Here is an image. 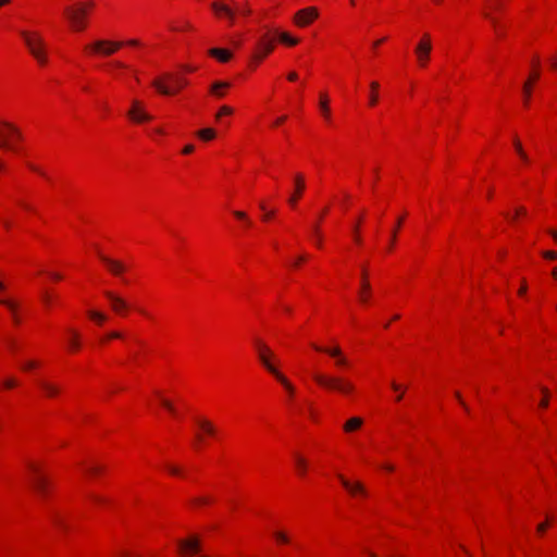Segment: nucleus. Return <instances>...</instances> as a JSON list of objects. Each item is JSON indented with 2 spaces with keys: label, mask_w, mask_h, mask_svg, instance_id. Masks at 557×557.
Here are the masks:
<instances>
[{
  "label": "nucleus",
  "mask_w": 557,
  "mask_h": 557,
  "mask_svg": "<svg viewBox=\"0 0 557 557\" xmlns=\"http://www.w3.org/2000/svg\"><path fill=\"white\" fill-rule=\"evenodd\" d=\"M313 380L323 388L349 395L355 391L354 384L341 376L314 373Z\"/></svg>",
  "instance_id": "1"
},
{
  "label": "nucleus",
  "mask_w": 557,
  "mask_h": 557,
  "mask_svg": "<svg viewBox=\"0 0 557 557\" xmlns=\"http://www.w3.org/2000/svg\"><path fill=\"white\" fill-rule=\"evenodd\" d=\"M21 36L29 51V53L37 60L41 65L47 63L46 46L42 37L36 33L30 34L26 30L21 32Z\"/></svg>",
  "instance_id": "2"
},
{
  "label": "nucleus",
  "mask_w": 557,
  "mask_h": 557,
  "mask_svg": "<svg viewBox=\"0 0 557 557\" xmlns=\"http://www.w3.org/2000/svg\"><path fill=\"white\" fill-rule=\"evenodd\" d=\"M256 347L258 350V357L262 366L277 380L283 381L286 385V376L282 374L277 367L274 364V354L271 349L261 341H256Z\"/></svg>",
  "instance_id": "3"
},
{
  "label": "nucleus",
  "mask_w": 557,
  "mask_h": 557,
  "mask_svg": "<svg viewBox=\"0 0 557 557\" xmlns=\"http://www.w3.org/2000/svg\"><path fill=\"white\" fill-rule=\"evenodd\" d=\"M256 347L258 350V357L262 366L277 380L283 381L286 385V376L282 374L277 367L274 364V354L271 349L261 341H256Z\"/></svg>",
  "instance_id": "4"
},
{
  "label": "nucleus",
  "mask_w": 557,
  "mask_h": 557,
  "mask_svg": "<svg viewBox=\"0 0 557 557\" xmlns=\"http://www.w3.org/2000/svg\"><path fill=\"white\" fill-rule=\"evenodd\" d=\"M66 17L70 21L71 27L74 30H83L86 27L87 7L83 3H77L72 7H66L64 10Z\"/></svg>",
  "instance_id": "5"
},
{
  "label": "nucleus",
  "mask_w": 557,
  "mask_h": 557,
  "mask_svg": "<svg viewBox=\"0 0 557 557\" xmlns=\"http://www.w3.org/2000/svg\"><path fill=\"white\" fill-rule=\"evenodd\" d=\"M164 78L166 79H171L173 81L174 83V87L173 88H170L169 86L164 85L162 83L161 79H154L152 82V86L161 94V95H164V96H170L172 94H175L176 91H178L181 88H183L184 86L187 85V79H185L184 77L182 76H173L172 74H166L164 76Z\"/></svg>",
  "instance_id": "6"
},
{
  "label": "nucleus",
  "mask_w": 557,
  "mask_h": 557,
  "mask_svg": "<svg viewBox=\"0 0 557 557\" xmlns=\"http://www.w3.org/2000/svg\"><path fill=\"white\" fill-rule=\"evenodd\" d=\"M122 45L123 42L121 41L96 40L91 45H87L86 50H90L101 55H111L120 49Z\"/></svg>",
  "instance_id": "7"
},
{
  "label": "nucleus",
  "mask_w": 557,
  "mask_h": 557,
  "mask_svg": "<svg viewBox=\"0 0 557 557\" xmlns=\"http://www.w3.org/2000/svg\"><path fill=\"white\" fill-rule=\"evenodd\" d=\"M129 119L135 123H143L152 120V115L146 112L141 101L134 99L129 111L127 112Z\"/></svg>",
  "instance_id": "8"
},
{
  "label": "nucleus",
  "mask_w": 557,
  "mask_h": 557,
  "mask_svg": "<svg viewBox=\"0 0 557 557\" xmlns=\"http://www.w3.org/2000/svg\"><path fill=\"white\" fill-rule=\"evenodd\" d=\"M318 17V10L313 7L305 8L296 12L294 22L300 27H305Z\"/></svg>",
  "instance_id": "9"
},
{
  "label": "nucleus",
  "mask_w": 557,
  "mask_h": 557,
  "mask_svg": "<svg viewBox=\"0 0 557 557\" xmlns=\"http://www.w3.org/2000/svg\"><path fill=\"white\" fill-rule=\"evenodd\" d=\"M274 49V44L272 40H268L267 36H264L261 40L258 41L256 51L253 52L251 59L256 63L261 62L269 53H271Z\"/></svg>",
  "instance_id": "10"
},
{
  "label": "nucleus",
  "mask_w": 557,
  "mask_h": 557,
  "mask_svg": "<svg viewBox=\"0 0 557 557\" xmlns=\"http://www.w3.org/2000/svg\"><path fill=\"white\" fill-rule=\"evenodd\" d=\"M99 258L113 275L121 276L126 271V265L120 260L109 258L102 253H99Z\"/></svg>",
  "instance_id": "11"
},
{
  "label": "nucleus",
  "mask_w": 557,
  "mask_h": 557,
  "mask_svg": "<svg viewBox=\"0 0 557 557\" xmlns=\"http://www.w3.org/2000/svg\"><path fill=\"white\" fill-rule=\"evenodd\" d=\"M29 469L34 472L32 485L34 490L41 496H45L48 491V483L44 476L39 474L38 468L35 465H29Z\"/></svg>",
  "instance_id": "12"
},
{
  "label": "nucleus",
  "mask_w": 557,
  "mask_h": 557,
  "mask_svg": "<svg viewBox=\"0 0 557 557\" xmlns=\"http://www.w3.org/2000/svg\"><path fill=\"white\" fill-rule=\"evenodd\" d=\"M312 347L317 351L325 352V354L330 355L331 357L336 358V364L339 367H345L348 364L347 359L343 356L342 349L338 346L333 347V348H327V347H321V346L313 344Z\"/></svg>",
  "instance_id": "13"
},
{
  "label": "nucleus",
  "mask_w": 557,
  "mask_h": 557,
  "mask_svg": "<svg viewBox=\"0 0 557 557\" xmlns=\"http://www.w3.org/2000/svg\"><path fill=\"white\" fill-rule=\"evenodd\" d=\"M106 297L110 300L112 310L116 313H122L127 310L128 304L120 296L110 290L104 292Z\"/></svg>",
  "instance_id": "14"
},
{
  "label": "nucleus",
  "mask_w": 557,
  "mask_h": 557,
  "mask_svg": "<svg viewBox=\"0 0 557 557\" xmlns=\"http://www.w3.org/2000/svg\"><path fill=\"white\" fill-rule=\"evenodd\" d=\"M432 50V44H428L426 41H419L414 52L417 54L419 63L424 66L429 61L430 53Z\"/></svg>",
  "instance_id": "15"
},
{
  "label": "nucleus",
  "mask_w": 557,
  "mask_h": 557,
  "mask_svg": "<svg viewBox=\"0 0 557 557\" xmlns=\"http://www.w3.org/2000/svg\"><path fill=\"white\" fill-rule=\"evenodd\" d=\"M343 486L352 495L360 494L362 496H367V491L364 486L360 482L351 483L346 480L343 475H338Z\"/></svg>",
  "instance_id": "16"
},
{
  "label": "nucleus",
  "mask_w": 557,
  "mask_h": 557,
  "mask_svg": "<svg viewBox=\"0 0 557 557\" xmlns=\"http://www.w3.org/2000/svg\"><path fill=\"white\" fill-rule=\"evenodd\" d=\"M305 189V180L301 174H296L295 176V193L288 198V203L290 206H295L299 197L301 196L302 190Z\"/></svg>",
  "instance_id": "17"
},
{
  "label": "nucleus",
  "mask_w": 557,
  "mask_h": 557,
  "mask_svg": "<svg viewBox=\"0 0 557 557\" xmlns=\"http://www.w3.org/2000/svg\"><path fill=\"white\" fill-rule=\"evenodd\" d=\"M211 7L218 15H225L231 25L234 23L235 13L230 7L220 2H213Z\"/></svg>",
  "instance_id": "18"
},
{
  "label": "nucleus",
  "mask_w": 557,
  "mask_h": 557,
  "mask_svg": "<svg viewBox=\"0 0 557 557\" xmlns=\"http://www.w3.org/2000/svg\"><path fill=\"white\" fill-rule=\"evenodd\" d=\"M7 122H0V148L15 150L14 145L11 143L12 134L3 126Z\"/></svg>",
  "instance_id": "19"
},
{
  "label": "nucleus",
  "mask_w": 557,
  "mask_h": 557,
  "mask_svg": "<svg viewBox=\"0 0 557 557\" xmlns=\"http://www.w3.org/2000/svg\"><path fill=\"white\" fill-rule=\"evenodd\" d=\"M371 292V285L368 281V272L366 269L362 270L361 280V292L359 293L360 300L366 304L368 301L369 294Z\"/></svg>",
  "instance_id": "20"
},
{
  "label": "nucleus",
  "mask_w": 557,
  "mask_h": 557,
  "mask_svg": "<svg viewBox=\"0 0 557 557\" xmlns=\"http://www.w3.org/2000/svg\"><path fill=\"white\" fill-rule=\"evenodd\" d=\"M209 54L216 58L220 62H227L232 58V53L228 50L220 48L210 49Z\"/></svg>",
  "instance_id": "21"
},
{
  "label": "nucleus",
  "mask_w": 557,
  "mask_h": 557,
  "mask_svg": "<svg viewBox=\"0 0 557 557\" xmlns=\"http://www.w3.org/2000/svg\"><path fill=\"white\" fill-rule=\"evenodd\" d=\"M362 424L363 420L361 418L352 417L345 422L343 429L345 432L350 433L358 430Z\"/></svg>",
  "instance_id": "22"
},
{
  "label": "nucleus",
  "mask_w": 557,
  "mask_h": 557,
  "mask_svg": "<svg viewBox=\"0 0 557 557\" xmlns=\"http://www.w3.org/2000/svg\"><path fill=\"white\" fill-rule=\"evenodd\" d=\"M275 35L277 36L278 40L284 44V45H287V46H296L298 42H299V39L298 38H295V37H292L288 33L286 32H278V30H275L274 32Z\"/></svg>",
  "instance_id": "23"
},
{
  "label": "nucleus",
  "mask_w": 557,
  "mask_h": 557,
  "mask_svg": "<svg viewBox=\"0 0 557 557\" xmlns=\"http://www.w3.org/2000/svg\"><path fill=\"white\" fill-rule=\"evenodd\" d=\"M39 385L48 397L55 396L60 391L59 386L50 382L41 381Z\"/></svg>",
  "instance_id": "24"
},
{
  "label": "nucleus",
  "mask_w": 557,
  "mask_h": 557,
  "mask_svg": "<svg viewBox=\"0 0 557 557\" xmlns=\"http://www.w3.org/2000/svg\"><path fill=\"white\" fill-rule=\"evenodd\" d=\"M230 84L225 82H216L211 86V92L214 94L216 97L221 98L224 96V92L222 89L228 88Z\"/></svg>",
  "instance_id": "25"
},
{
  "label": "nucleus",
  "mask_w": 557,
  "mask_h": 557,
  "mask_svg": "<svg viewBox=\"0 0 557 557\" xmlns=\"http://www.w3.org/2000/svg\"><path fill=\"white\" fill-rule=\"evenodd\" d=\"M198 425L209 435L213 436L216 432L214 425L208 420H198Z\"/></svg>",
  "instance_id": "26"
},
{
  "label": "nucleus",
  "mask_w": 557,
  "mask_h": 557,
  "mask_svg": "<svg viewBox=\"0 0 557 557\" xmlns=\"http://www.w3.org/2000/svg\"><path fill=\"white\" fill-rule=\"evenodd\" d=\"M197 136L202 140H211L215 137V131L213 128H203L197 132Z\"/></svg>",
  "instance_id": "27"
},
{
  "label": "nucleus",
  "mask_w": 557,
  "mask_h": 557,
  "mask_svg": "<svg viewBox=\"0 0 557 557\" xmlns=\"http://www.w3.org/2000/svg\"><path fill=\"white\" fill-rule=\"evenodd\" d=\"M87 313H88V317L90 319H92L94 321H96L98 324H102L108 319V317L100 311L89 310Z\"/></svg>",
  "instance_id": "28"
},
{
  "label": "nucleus",
  "mask_w": 557,
  "mask_h": 557,
  "mask_svg": "<svg viewBox=\"0 0 557 557\" xmlns=\"http://www.w3.org/2000/svg\"><path fill=\"white\" fill-rule=\"evenodd\" d=\"M320 109L326 120H330V108H329V99L326 95H321L320 98Z\"/></svg>",
  "instance_id": "29"
},
{
  "label": "nucleus",
  "mask_w": 557,
  "mask_h": 557,
  "mask_svg": "<svg viewBox=\"0 0 557 557\" xmlns=\"http://www.w3.org/2000/svg\"><path fill=\"white\" fill-rule=\"evenodd\" d=\"M296 467L300 475H304L307 471V460L301 456H296L295 458Z\"/></svg>",
  "instance_id": "30"
},
{
  "label": "nucleus",
  "mask_w": 557,
  "mask_h": 557,
  "mask_svg": "<svg viewBox=\"0 0 557 557\" xmlns=\"http://www.w3.org/2000/svg\"><path fill=\"white\" fill-rule=\"evenodd\" d=\"M3 126L12 134L11 138H15L17 140L22 139V133L15 125L12 123H5Z\"/></svg>",
  "instance_id": "31"
},
{
  "label": "nucleus",
  "mask_w": 557,
  "mask_h": 557,
  "mask_svg": "<svg viewBox=\"0 0 557 557\" xmlns=\"http://www.w3.org/2000/svg\"><path fill=\"white\" fill-rule=\"evenodd\" d=\"M371 95H370V106H375L377 103V95H376V90L379 89V83L377 82H372L371 83Z\"/></svg>",
  "instance_id": "32"
},
{
  "label": "nucleus",
  "mask_w": 557,
  "mask_h": 557,
  "mask_svg": "<svg viewBox=\"0 0 557 557\" xmlns=\"http://www.w3.org/2000/svg\"><path fill=\"white\" fill-rule=\"evenodd\" d=\"M513 145H515V148L518 152V154L520 156V158L524 161V162H528L529 161V158L527 156V153L524 152L522 146H521V143L519 141V139H515L513 140Z\"/></svg>",
  "instance_id": "33"
},
{
  "label": "nucleus",
  "mask_w": 557,
  "mask_h": 557,
  "mask_svg": "<svg viewBox=\"0 0 557 557\" xmlns=\"http://www.w3.org/2000/svg\"><path fill=\"white\" fill-rule=\"evenodd\" d=\"M484 16L491 21V23L495 27V30H496L497 35L498 36H503L504 35L503 29L498 26L496 18L493 17L490 13H486V12L484 13Z\"/></svg>",
  "instance_id": "34"
},
{
  "label": "nucleus",
  "mask_w": 557,
  "mask_h": 557,
  "mask_svg": "<svg viewBox=\"0 0 557 557\" xmlns=\"http://www.w3.org/2000/svg\"><path fill=\"white\" fill-rule=\"evenodd\" d=\"M0 304H3L5 305L10 310L11 312L13 313V318H14V321L16 323H18V319L17 317L15 315V310H16V306L14 302L10 301V300H0Z\"/></svg>",
  "instance_id": "35"
},
{
  "label": "nucleus",
  "mask_w": 557,
  "mask_h": 557,
  "mask_svg": "<svg viewBox=\"0 0 557 557\" xmlns=\"http://www.w3.org/2000/svg\"><path fill=\"white\" fill-rule=\"evenodd\" d=\"M72 338L70 339V346L72 349H77L79 347L78 343V334L74 331H71Z\"/></svg>",
  "instance_id": "36"
},
{
  "label": "nucleus",
  "mask_w": 557,
  "mask_h": 557,
  "mask_svg": "<svg viewBox=\"0 0 557 557\" xmlns=\"http://www.w3.org/2000/svg\"><path fill=\"white\" fill-rule=\"evenodd\" d=\"M233 113V109L228 106L221 107L220 111L216 114V119L219 120L222 115H228Z\"/></svg>",
  "instance_id": "37"
},
{
  "label": "nucleus",
  "mask_w": 557,
  "mask_h": 557,
  "mask_svg": "<svg viewBox=\"0 0 557 557\" xmlns=\"http://www.w3.org/2000/svg\"><path fill=\"white\" fill-rule=\"evenodd\" d=\"M278 382L284 386V388L287 391V393H288V395L290 397L294 396L295 388H294V386L292 385V383L287 379H286L287 385L283 381H278Z\"/></svg>",
  "instance_id": "38"
},
{
  "label": "nucleus",
  "mask_w": 557,
  "mask_h": 557,
  "mask_svg": "<svg viewBox=\"0 0 557 557\" xmlns=\"http://www.w3.org/2000/svg\"><path fill=\"white\" fill-rule=\"evenodd\" d=\"M166 469L173 475H182V470L176 466L168 465Z\"/></svg>",
  "instance_id": "39"
},
{
  "label": "nucleus",
  "mask_w": 557,
  "mask_h": 557,
  "mask_svg": "<svg viewBox=\"0 0 557 557\" xmlns=\"http://www.w3.org/2000/svg\"><path fill=\"white\" fill-rule=\"evenodd\" d=\"M542 393L544 394V398L540 403V406L545 408L548 406V389L546 387H543Z\"/></svg>",
  "instance_id": "40"
},
{
  "label": "nucleus",
  "mask_w": 557,
  "mask_h": 557,
  "mask_svg": "<svg viewBox=\"0 0 557 557\" xmlns=\"http://www.w3.org/2000/svg\"><path fill=\"white\" fill-rule=\"evenodd\" d=\"M523 94H524V98H525V103H528L529 98L531 96L530 81L524 83V85H523Z\"/></svg>",
  "instance_id": "41"
},
{
  "label": "nucleus",
  "mask_w": 557,
  "mask_h": 557,
  "mask_svg": "<svg viewBox=\"0 0 557 557\" xmlns=\"http://www.w3.org/2000/svg\"><path fill=\"white\" fill-rule=\"evenodd\" d=\"M525 213H527L525 208H523V207H519V208H517V209H516V213H515V215H513V216H511V218H510L508 214H506V216H507L508 219H510L511 221H515V220H516V218H517V215H519V214H525Z\"/></svg>",
  "instance_id": "42"
},
{
  "label": "nucleus",
  "mask_w": 557,
  "mask_h": 557,
  "mask_svg": "<svg viewBox=\"0 0 557 557\" xmlns=\"http://www.w3.org/2000/svg\"><path fill=\"white\" fill-rule=\"evenodd\" d=\"M274 535L278 542L288 543V537L283 532H275Z\"/></svg>",
  "instance_id": "43"
},
{
  "label": "nucleus",
  "mask_w": 557,
  "mask_h": 557,
  "mask_svg": "<svg viewBox=\"0 0 557 557\" xmlns=\"http://www.w3.org/2000/svg\"><path fill=\"white\" fill-rule=\"evenodd\" d=\"M109 339H119V338H122L123 335L122 333L117 332V331H112L108 334L107 336Z\"/></svg>",
  "instance_id": "44"
},
{
  "label": "nucleus",
  "mask_w": 557,
  "mask_h": 557,
  "mask_svg": "<svg viewBox=\"0 0 557 557\" xmlns=\"http://www.w3.org/2000/svg\"><path fill=\"white\" fill-rule=\"evenodd\" d=\"M161 403L170 412L175 413V409H174L173 405L169 400L161 399Z\"/></svg>",
  "instance_id": "45"
},
{
  "label": "nucleus",
  "mask_w": 557,
  "mask_h": 557,
  "mask_svg": "<svg viewBox=\"0 0 557 557\" xmlns=\"http://www.w3.org/2000/svg\"><path fill=\"white\" fill-rule=\"evenodd\" d=\"M455 396L456 398L459 400V403L461 404V406L463 407V409L469 412V407L467 406V404L462 400V397H461V394L459 392H456L455 393Z\"/></svg>",
  "instance_id": "46"
},
{
  "label": "nucleus",
  "mask_w": 557,
  "mask_h": 557,
  "mask_svg": "<svg viewBox=\"0 0 557 557\" xmlns=\"http://www.w3.org/2000/svg\"><path fill=\"white\" fill-rule=\"evenodd\" d=\"M543 256L550 260L557 259V252H555V251H544Z\"/></svg>",
  "instance_id": "47"
},
{
  "label": "nucleus",
  "mask_w": 557,
  "mask_h": 557,
  "mask_svg": "<svg viewBox=\"0 0 557 557\" xmlns=\"http://www.w3.org/2000/svg\"><path fill=\"white\" fill-rule=\"evenodd\" d=\"M234 215L237 218V219H240V220H245L247 221V223H249L248 219H247V215L245 212L243 211H234Z\"/></svg>",
  "instance_id": "48"
},
{
  "label": "nucleus",
  "mask_w": 557,
  "mask_h": 557,
  "mask_svg": "<svg viewBox=\"0 0 557 557\" xmlns=\"http://www.w3.org/2000/svg\"><path fill=\"white\" fill-rule=\"evenodd\" d=\"M37 367V362L30 360V361H27L24 366H23V369L24 370H30V369H34Z\"/></svg>",
  "instance_id": "49"
},
{
  "label": "nucleus",
  "mask_w": 557,
  "mask_h": 557,
  "mask_svg": "<svg viewBox=\"0 0 557 557\" xmlns=\"http://www.w3.org/2000/svg\"><path fill=\"white\" fill-rule=\"evenodd\" d=\"M400 224H401V219H398V221H397V226H396V228H395V230L393 231V233H392L391 246H392V245L394 244V242H395L396 234H397V228L400 226Z\"/></svg>",
  "instance_id": "50"
},
{
  "label": "nucleus",
  "mask_w": 557,
  "mask_h": 557,
  "mask_svg": "<svg viewBox=\"0 0 557 557\" xmlns=\"http://www.w3.org/2000/svg\"><path fill=\"white\" fill-rule=\"evenodd\" d=\"M15 385H16V382H15V380H13V379H8V380H5V381H4V386H5L7 388H12V387H14Z\"/></svg>",
  "instance_id": "51"
},
{
  "label": "nucleus",
  "mask_w": 557,
  "mask_h": 557,
  "mask_svg": "<svg viewBox=\"0 0 557 557\" xmlns=\"http://www.w3.org/2000/svg\"><path fill=\"white\" fill-rule=\"evenodd\" d=\"M194 149H195V148H194V146H193V145H186V146L184 147V149H183V153H185V154H189V153H191V152L194 151Z\"/></svg>",
  "instance_id": "52"
},
{
  "label": "nucleus",
  "mask_w": 557,
  "mask_h": 557,
  "mask_svg": "<svg viewBox=\"0 0 557 557\" xmlns=\"http://www.w3.org/2000/svg\"><path fill=\"white\" fill-rule=\"evenodd\" d=\"M547 527H548V522L540 523V524L537 525V532H539V533L544 532V531L547 529Z\"/></svg>",
  "instance_id": "53"
},
{
  "label": "nucleus",
  "mask_w": 557,
  "mask_h": 557,
  "mask_svg": "<svg viewBox=\"0 0 557 557\" xmlns=\"http://www.w3.org/2000/svg\"><path fill=\"white\" fill-rule=\"evenodd\" d=\"M539 77H540L539 72H534V73H532V74H531V76H530V79H529V81H530V83H531L532 81H536ZM531 88H533V85H531V84H530V89H531Z\"/></svg>",
  "instance_id": "54"
},
{
  "label": "nucleus",
  "mask_w": 557,
  "mask_h": 557,
  "mask_svg": "<svg viewBox=\"0 0 557 557\" xmlns=\"http://www.w3.org/2000/svg\"><path fill=\"white\" fill-rule=\"evenodd\" d=\"M391 385H392V388H393L395 392H400V391H403L401 385H399V384H398V383H396V382H392V384H391Z\"/></svg>",
  "instance_id": "55"
},
{
  "label": "nucleus",
  "mask_w": 557,
  "mask_h": 557,
  "mask_svg": "<svg viewBox=\"0 0 557 557\" xmlns=\"http://www.w3.org/2000/svg\"><path fill=\"white\" fill-rule=\"evenodd\" d=\"M208 502H209V499L206 497H199L195 500V503L198 505H203V504H207Z\"/></svg>",
  "instance_id": "56"
},
{
  "label": "nucleus",
  "mask_w": 557,
  "mask_h": 557,
  "mask_svg": "<svg viewBox=\"0 0 557 557\" xmlns=\"http://www.w3.org/2000/svg\"><path fill=\"white\" fill-rule=\"evenodd\" d=\"M297 77H298V75H297L296 72H292V73L288 74V79L292 81V82L296 81Z\"/></svg>",
  "instance_id": "57"
},
{
  "label": "nucleus",
  "mask_w": 557,
  "mask_h": 557,
  "mask_svg": "<svg viewBox=\"0 0 557 557\" xmlns=\"http://www.w3.org/2000/svg\"><path fill=\"white\" fill-rule=\"evenodd\" d=\"M42 300H44V302H45L46 305H49V304H50V296H49L47 293H45V294L42 295Z\"/></svg>",
  "instance_id": "58"
},
{
  "label": "nucleus",
  "mask_w": 557,
  "mask_h": 557,
  "mask_svg": "<svg viewBox=\"0 0 557 557\" xmlns=\"http://www.w3.org/2000/svg\"><path fill=\"white\" fill-rule=\"evenodd\" d=\"M98 471H100V468L96 466H92L88 469V472L90 473H97Z\"/></svg>",
  "instance_id": "59"
},
{
  "label": "nucleus",
  "mask_w": 557,
  "mask_h": 557,
  "mask_svg": "<svg viewBox=\"0 0 557 557\" xmlns=\"http://www.w3.org/2000/svg\"><path fill=\"white\" fill-rule=\"evenodd\" d=\"M420 41H426L428 44H431V37L429 34H424L422 39Z\"/></svg>",
  "instance_id": "60"
},
{
  "label": "nucleus",
  "mask_w": 557,
  "mask_h": 557,
  "mask_svg": "<svg viewBox=\"0 0 557 557\" xmlns=\"http://www.w3.org/2000/svg\"><path fill=\"white\" fill-rule=\"evenodd\" d=\"M304 260H306V256H300L298 257V259L295 261L294 265L297 267L300 262H302Z\"/></svg>",
  "instance_id": "61"
},
{
  "label": "nucleus",
  "mask_w": 557,
  "mask_h": 557,
  "mask_svg": "<svg viewBox=\"0 0 557 557\" xmlns=\"http://www.w3.org/2000/svg\"><path fill=\"white\" fill-rule=\"evenodd\" d=\"M527 292V285L523 283L522 286L519 289V295H523Z\"/></svg>",
  "instance_id": "62"
},
{
  "label": "nucleus",
  "mask_w": 557,
  "mask_h": 557,
  "mask_svg": "<svg viewBox=\"0 0 557 557\" xmlns=\"http://www.w3.org/2000/svg\"><path fill=\"white\" fill-rule=\"evenodd\" d=\"M549 234L553 236V238L557 242V231H549Z\"/></svg>",
  "instance_id": "63"
},
{
  "label": "nucleus",
  "mask_w": 557,
  "mask_h": 557,
  "mask_svg": "<svg viewBox=\"0 0 557 557\" xmlns=\"http://www.w3.org/2000/svg\"><path fill=\"white\" fill-rule=\"evenodd\" d=\"M550 65L554 70H557V60H552Z\"/></svg>",
  "instance_id": "64"
}]
</instances>
